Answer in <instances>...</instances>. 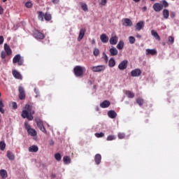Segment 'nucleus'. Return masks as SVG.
<instances>
[{
  "instance_id": "f257e3e1",
  "label": "nucleus",
  "mask_w": 179,
  "mask_h": 179,
  "mask_svg": "<svg viewBox=\"0 0 179 179\" xmlns=\"http://www.w3.org/2000/svg\"><path fill=\"white\" fill-rule=\"evenodd\" d=\"M24 110L22 111L21 117L22 118H27L28 121H33V115H34V110H33V106L30 104H26Z\"/></svg>"
},
{
  "instance_id": "f03ea898",
  "label": "nucleus",
  "mask_w": 179,
  "mask_h": 179,
  "mask_svg": "<svg viewBox=\"0 0 179 179\" xmlns=\"http://www.w3.org/2000/svg\"><path fill=\"white\" fill-rule=\"evenodd\" d=\"M163 8H169V2L166 0H162L160 3H155L152 6V9L155 12H162Z\"/></svg>"
},
{
  "instance_id": "7ed1b4c3",
  "label": "nucleus",
  "mask_w": 179,
  "mask_h": 179,
  "mask_svg": "<svg viewBox=\"0 0 179 179\" xmlns=\"http://www.w3.org/2000/svg\"><path fill=\"white\" fill-rule=\"evenodd\" d=\"M38 18L41 20V22H44V19L46 22H50L52 19V17L51 14L46 13H43L42 11H38Z\"/></svg>"
},
{
  "instance_id": "20e7f679",
  "label": "nucleus",
  "mask_w": 179,
  "mask_h": 179,
  "mask_svg": "<svg viewBox=\"0 0 179 179\" xmlns=\"http://www.w3.org/2000/svg\"><path fill=\"white\" fill-rule=\"evenodd\" d=\"M85 67L80 66H76L73 69L74 75L77 77H80L83 76V72H85Z\"/></svg>"
},
{
  "instance_id": "39448f33",
  "label": "nucleus",
  "mask_w": 179,
  "mask_h": 179,
  "mask_svg": "<svg viewBox=\"0 0 179 179\" xmlns=\"http://www.w3.org/2000/svg\"><path fill=\"white\" fill-rule=\"evenodd\" d=\"M24 62V60L22 59V57H20V55H16L13 59V63L17 64L19 66H22Z\"/></svg>"
},
{
  "instance_id": "423d86ee",
  "label": "nucleus",
  "mask_w": 179,
  "mask_h": 179,
  "mask_svg": "<svg viewBox=\"0 0 179 179\" xmlns=\"http://www.w3.org/2000/svg\"><path fill=\"white\" fill-rule=\"evenodd\" d=\"M33 36L37 40H44L45 36L44 34L40 32V31L35 29L33 31Z\"/></svg>"
},
{
  "instance_id": "0eeeda50",
  "label": "nucleus",
  "mask_w": 179,
  "mask_h": 179,
  "mask_svg": "<svg viewBox=\"0 0 179 179\" xmlns=\"http://www.w3.org/2000/svg\"><path fill=\"white\" fill-rule=\"evenodd\" d=\"M91 71H92V72H103V71H106V66L105 65L93 66L92 67H91Z\"/></svg>"
},
{
  "instance_id": "6e6552de",
  "label": "nucleus",
  "mask_w": 179,
  "mask_h": 179,
  "mask_svg": "<svg viewBox=\"0 0 179 179\" xmlns=\"http://www.w3.org/2000/svg\"><path fill=\"white\" fill-rule=\"evenodd\" d=\"M18 92L20 93V94H19L20 100H24V99H26V94L24 93V88H23V87H22V86H19Z\"/></svg>"
},
{
  "instance_id": "1a4fd4ad",
  "label": "nucleus",
  "mask_w": 179,
  "mask_h": 179,
  "mask_svg": "<svg viewBox=\"0 0 179 179\" xmlns=\"http://www.w3.org/2000/svg\"><path fill=\"white\" fill-rule=\"evenodd\" d=\"M36 122L38 128H39V129L44 134H47V130H45V127H44V124H43V121L38 120H36Z\"/></svg>"
},
{
  "instance_id": "9d476101",
  "label": "nucleus",
  "mask_w": 179,
  "mask_h": 179,
  "mask_svg": "<svg viewBox=\"0 0 179 179\" xmlns=\"http://www.w3.org/2000/svg\"><path fill=\"white\" fill-rule=\"evenodd\" d=\"M128 66V60H123L119 65L118 69L120 71H124V69H127Z\"/></svg>"
},
{
  "instance_id": "9b49d317",
  "label": "nucleus",
  "mask_w": 179,
  "mask_h": 179,
  "mask_svg": "<svg viewBox=\"0 0 179 179\" xmlns=\"http://www.w3.org/2000/svg\"><path fill=\"white\" fill-rule=\"evenodd\" d=\"M141 74H142V71H141V69H136L131 71V76L133 78L141 76Z\"/></svg>"
},
{
  "instance_id": "f8f14e48",
  "label": "nucleus",
  "mask_w": 179,
  "mask_h": 179,
  "mask_svg": "<svg viewBox=\"0 0 179 179\" xmlns=\"http://www.w3.org/2000/svg\"><path fill=\"white\" fill-rule=\"evenodd\" d=\"M143 27H145V22L144 21L138 22L135 26V29L137 31H141V30H142V29H143Z\"/></svg>"
},
{
  "instance_id": "ddd939ff",
  "label": "nucleus",
  "mask_w": 179,
  "mask_h": 179,
  "mask_svg": "<svg viewBox=\"0 0 179 179\" xmlns=\"http://www.w3.org/2000/svg\"><path fill=\"white\" fill-rule=\"evenodd\" d=\"M132 24V21L130 19L124 18L123 20V26H125L126 27H131Z\"/></svg>"
},
{
  "instance_id": "4468645a",
  "label": "nucleus",
  "mask_w": 179,
  "mask_h": 179,
  "mask_svg": "<svg viewBox=\"0 0 179 179\" xmlns=\"http://www.w3.org/2000/svg\"><path fill=\"white\" fill-rule=\"evenodd\" d=\"M110 105L111 103L110 102V101L105 100L100 103V107L101 108H108V107H110Z\"/></svg>"
},
{
  "instance_id": "2eb2a0df",
  "label": "nucleus",
  "mask_w": 179,
  "mask_h": 179,
  "mask_svg": "<svg viewBox=\"0 0 179 179\" xmlns=\"http://www.w3.org/2000/svg\"><path fill=\"white\" fill-rule=\"evenodd\" d=\"M12 73L15 79H19L20 80H22V74H20L19 71L16 70H13Z\"/></svg>"
},
{
  "instance_id": "dca6fc26",
  "label": "nucleus",
  "mask_w": 179,
  "mask_h": 179,
  "mask_svg": "<svg viewBox=\"0 0 179 179\" xmlns=\"http://www.w3.org/2000/svg\"><path fill=\"white\" fill-rule=\"evenodd\" d=\"M85 33H86V29H81L80 30L78 41H81L83 37H85Z\"/></svg>"
},
{
  "instance_id": "f3484780",
  "label": "nucleus",
  "mask_w": 179,
  "mask_h": 179,
  "mask_svg": "<svg viewBox=\"0 0 179 179\" xmlns=\"http://www.w3.org/2000/svg\"><path fill=\"white\" fill-rule=\"evenodd\" d=\"M4 50L6 55H12V49H10V47L7 43L4 44Z\"/></svg>"
},
{
  "instance_id": "a211bd4d",
  "label": "nucleus",
  "mask_w": 179,
  "mask_h": 179,
  "mask_svg": "<svg viewBox=\"0 0 179 179\" xmlns=\"http://www.w3.org/2000/svg\"><path fill=\"white\" fill-rule=\"evenodd\" d=\"M110 44H111V45H115V44H117V43H118V37L117 36H112L110 38Z\"/></svg>"
},
{
  "instance_id": "6ab92c4d",
  "label": "nucleus",
  "mask_w": 179,
  "mask_h": 179,
  "mask_svg": "<svg viewBox=\"0 0 179 179\" xmlns=\"http://www.w3.org/2000/svg\"><path fill=\"white\" fill-rule=\"evenodd\" d=\"M109 52L110 54V57H115V55H118V50H117V48L112 47L110 50H109Z\"/></svg>"
},
{
  "instance_id": "aec40b11",
  "label": "nucleus",
  "mask_w": 179,
  "mask_h": 179,
  "mask_svg": "<svg viewBox=\"0 0 179 179\" xmlns=\"http://www.w3.org/2000/svg\"><path fill=\"white\" fill-rule=\"evenodd\" d=\"M146 55H156L157 51L155 49H146Z\"/></svg>"
},
{
  "instance_id": "412c9836",
  "label": "nucleus",
  "mask_w": 179,
  "mask_h": 179,
  "mask_svg": "<svg viewBox=\"0 0 179 179\" xmlns=\"http://www.w3.org/2000/svg\"><path fill=\"white\" fill-rule=\"evenodd\" d=\"M29 152L36 153L38 152V147L37 145H31L28 148Z\"/></svg>"
},
{
  "instance_id": "4be33fe9",
  "label": "nucleus",
  "mask_w": 179,
  "mask_h": 179,
  "mask_svg": "<svg viewBox=\"0 0 179 179\" xmlns=\"http://www.w3.org/2000/svg\"><path fill=\"white\" fill-rule=\"evenodd\" d=\"M151 35L152 36V37H154L155 38V40H157V41H160L161 38H160V36H159V34H157V32L155 30H152L151 31Z\"/></svg>"
},
{
  "instance_id": "5701e85b",
  "label": "nucleus",
  "mask_w": 179,
  "mask_h": 179,
  "mask_svg": "<svg viewBox=\"0 0 179 179\" xmlns=\"http://www.w3.org/2000/svg\"><path fill=\"white\" fill-rule=\"evenodd\" d=\"M94 162L96 164L99 165L100 163H101V155L96 154L94 157Z\"/></svg>"
},
{
  "instance_id": "b1692460",
  "label": "nucleus",
  "mask_w": 179,
  "mask_h": 179,
  "mask_svg": "<svg viewBox=\"0 0 179 179\" xmlns=\"http://www.w3.org/2000/svg\"><path fill=\"white\" fill-rule=\"evenodd\" d=\"M100 40L102 43H108V36H107L106 34H103L100 36Z\"/></svg>"
},
{
  "instance_id": "393cba45",
  "label": "nucleus",
  "mask_w": 179,
  "mask_h": 179,
  "mask_svg": "<svg viewBox=\"0 0 179 179\" xmlns=\"http://www.w3.org/2000/svg\"><path fill=\"white\" fill-rule=\"evenodd\" d=\"M124 94H126L129 99H134V97H135V94L129 90L124 91Z\"/></svg>"
},
{
  "instance_id": "a878e982",
  "label": "nucleus",
  "mask_w": 179,
  "mask_h": 179,
  "mask_svg": "<svg viewBox=\"0 0 179 179\" xmlns=\"http://www.w3.org/2000/svg\"><path fill=\"white\" fill-rule=\"evenodd\" d=\"M108 116L109 117V118H116L117 117V113H115L114 110H109L108 112Z\"/></svg>"
},
{
  "instance_id": "bb28decb",
  "label": "nucleus",
  "mask_w": 179,
  "mask_h": 179,
  "mask_svg": "<svg viewBox=\"0 0 179 179\" xmlns=\"http://www.w3.org/2000/svg\"><path fill=\"white\" fill-rule=\"evenodd\" d=\"M0 176L2 178H8V172L5 169L0 170Z\"/></svg>"
},
{
  "instance_id": "cd10ccee",
  "label": "nucleus",
  "mask_w": 179,
  "mask_h": 179,
  "mask_svg": "<svg viewBox=\"0 0 179 179\" xmlns=\"http://www.w3.org/2000/svg\"><path fill=\"white\" fill-rule=\"evenodd\" d=\"M164 19H167L170 16V11L167 9H164L162 11Z\"/></svg>"
},
{
  "instance_id": "c85d7f7f",
  "label": "nucleus",
  "mask_w": 179,
  "mask_h": 179,
  "mask_svg": "<svg viewBox=\"0 0 179 179\" xmlns=\"http://www.w3.org/2000/svg\"><path fill=\"white\" fill-rule=\"evenodd\" d=\"M29 135H30L31 136H37V131H36V129H29L27 131Z\"/></svg>"
},
{
  "instance_id": "c756f323",
  "label": "nucleus",
  "mask_w": 179,
  "mask_h": 179,
  "mask_svg": "<svg viewBox=\"0 0 179 179\" xmlns=\"http://www.w3.org/2000/svg\"><path fill=\"white\" fill-rule=\"evenodd\" d=\"M108 66L110 68H114V66H115V60L113 58L109 59Z\"/></svg>"
},
{
  "instance_id": "7c9ffc66",
  "label": "nucleus",
  "mask_w": 179,
  "mask_h": 179,
  "mask_svg": "<svg viewBox=\"0 0 179 179\" xmlns=\"http://www.w3.org/2000/svg\"><path fill=\"white\" fill-rule=\"evenodd\" d=\"M7 157L9 160H15V155L10 151H7Z\"/></svg>"
},
{
  "instance_id": "2f4dec72",
  "label": "nucleus",
  "mask_w": 179,
  "mask_h": 179,
  "mask_svg": "<svg viewBox=\"0 0 179 179\" xmlns=\"http://www.w3.org/2000/svg\"><path fill=\"white\" fill-rule=\"evenodd\" d=\"M80 5L84 12H87V10H89V8H87V4H86V3L80 2Z\"/></svg>"
},
{
  "instance_id": "473e14b6",
  "label": "nucleus",
  "mask_w": 179,
  "mask_h": 179,
  "mask_svg": "<svg viewBox=\"0 0 179 179\" xmlns=\"http://www.w3.org/2000/svg\"><path fill=\"white\" fill-rule=\"evenodd\" d=\"M63 162H64V164H70L71 157H69V156H64L63 157Z\"/></svg>"
},
{
  "instance_id": "72a5a7b5",
  "label": "nucleus",
  "mask_w": 179,
  "mask_h": 179,
  "mask_svg": "<svg viewBox=\"0 0 179 179\" xmlns=\"http://www.w3.org/2000/svg\"><path fill=\"white\" fill-rule=\"evenodd\" d=\"M3 107H5V105L3 104L2 99H0V113H1V114L5 113V110L3 109Z\"/></svg>"
},
{
  "instance_id": "f704fd0d",
  "label": "nucleus",
  "mask_w": 179,
  "mask_h": 179,
  "mask_svg": "<svg viewBox=\"0 0 179 179\" xmlns=\"http://www.w3.org/2000/svg\"><path fill=\"white\" fill-rule=\"evenodd\" d=\"M117 50H122V48H124V41H120L117 45Z\"/></svg>"
},
{
  "instance_id": "c9c22d12",
  "label": "nucleus",
  "mask_w": 179,
  "mask_h": 179,
  "mask_svg": "<svg viewBox=\"0 0 179 179\" xmlns=\"http://www.w3.org/2000/svg\"><path fill=\"white\" fill-rule=\"evenodd\" d=\"M55 159L57 161V162H61V159H62V157L61 156V154L59 153H56L55 155Z\"/></svg>"
},
{
  "instance_id": "e433bc0d",
  "label": "nucleus",
  "mask_w": 179,
  "mask_h": 179,
  "mask_svg": "<svg viewBox=\"0 0 179 179\" xmlns=\"http://www.w3.org/2000/svg\"><path fill=\"white\" fill-rule=\"evenodd\" d=\"M5 148H6V144L5 143V141H1L0 142V150H5Z\"/></svg>"
},
{
  "instance_id": "4c0bfd02",
  "label": "nucleus",
  "mask_w": 179,
  "mask_h": 179,
  "mask_svg": "<svg viewBox=\"0 0 179 179\" xmlns=\"http://www.w3.org/2000/svg\"><path fill=\"white\" fill-rule=\"evenodd\" d=\"M115 139H117V137H115V136H114V135H109L107 137L106 141H115Z\"/></svg>"
},
{
  "instance_id": "58836bf2",
  "label": "nucleus",
  "mask_w": 179,
  "mask_h": 179,
  "mask_svg": "<svg viewBox=\"0 0 179 179\" xmlns=\"http://www.w3.org/2000/svg\"><path fill=\"white\" fill-rule=\"evenodd\" d=\"M93 54L94 57H99V55L100 54V50L98 48H94Z\"/></svg>"
},
{
  "instance_id": "ea45409f",
  "label": "nucleus",
  "mask_w": 179,
  "mask_h": 179,
  "mask_svg": "<svg viewBox=\"0 0 179 179\" xmlns=\"http://www.w3.org/2000/svg\"><path fill=\"white\" fill-rule=\"evenodd\" d=\"M125 133H118L117 134V138H119L120 139H125Z\"/></svg>"
},
{
  "instance_id": "a19ab883",
  "label": "nucleus",
  "mask_w": 179,
  "mask_h": 179,
  "mask_svg": "<svg viewBox=\"0 0 179 179\" xmlns=\"http://www.w3.org/2000/svg\"><path fill=\"white\" fill-rule=\"evenodd\" d=\"M136 103H137V104H138V106H143V99H142L141 98H138L136 99Z\"/></svg>"
},
{
  "instance_id": "79ce46f5",
  "label": "nucleus",
  "mask_w": 179,
  "mask_h": 179,
  "mask_svg": "<svg viewBox=\"0 0 179 179\" xmlns=\"http://www.w3.org/2000/svg\"><path fill=\"white\" fill-rule=\"evenodd\" d=\"M168 43H169V44H173L174 43V37L169 36L168 37Z\"/></svg>"
},
{
  "instance_id": "37998d69",
  "label": "nucleus",
  "mask_w": 179,
  "mask_h": 179,
  "mask_svg": "<svg viewBox=\"0 0 179 179\" xmlns=\"http://www.w3.org/2000/svg\"><path fill=\"white\" fill-rule=\"evenodd\" d=\"M129 41L130 44H134L135 43V37L129 36Z\"/></svg>"
},
{
  "instance_id": "c03bdc74",
  "label": "nucleus",
  "mask_w": 179,
  "mask_h": 179,
  "mask_svg": "<svg viewBox=\"0 0 179 179\" xmlns=\"http://www.w3.org/2000/svg\"><path fill=\"white\" fill-rule=\"evenodd\" d=\"M95 136H96V138H103L104 136V133H103V132L96 133Z\"/></svg>"
},
{
  "instance_id": "a18cd8bd",
  "label": "nucleus",
  "mask_w": 179,
  "mask_h": 179,
  "mask_svg": "<svg viewBox=\"0 0 179 179\" xmlns=\"http://www.w3.org/2000/svg\"><path fill=\"white\" fill-rule=\"evenodd\" d=\"M1 57L2 59H5V58H6V52L5 51H2L1 52Z\"/></svg>"
},
{
  "instance_id": "49530a36",
  "label": "nucleus",
  "mask_w": 179,
  "mask_h": 179,
  "mask_svg": "<svg viewBox=\"0 0 179 179\" xmlns=\"http://www.w3.org/2000/svg\"><path fill=\"white\" fill-rule=\"evenodd\" d=\"M102 55L104 61H106V62H108V57L107 56L106 52H103Z\"/></svg>"
},
{
  "instance_id": "de8ad7c7",
  "label": "nucleus",
  "mask_w": 179,
  "mask_h": 179,
  "mask_svg": "<svg viewBox=\"0 0 179 179\" xmlns=\"http://www.w3.org/2000/svg\"><path fill=\"white\" fill-rule=\"evenodd\" d=\"M107 4V0H101V2L99 3V5H101L102 6H106Z\"/></svg>"
},
{
  "instance_id": "09e8293b",
  "label": "nucleus",
  "mask_w": 179,
  "mask_h": 179,
  "mask_svg": "<svg viewBox=\"0 0 179 179\" xmlns=\"http://www.w3.org/2000/svg\"><path fill=\"white\" fill-rule=\"evenodd\" d=\"M26 8H31L33 6V4L31 3V1H28L25 3Z\"/></svg>"
},
{
  "instance_id": "8fccbe9b",
  "label": "nucleus",
  "mask_w": 179,
  "mask_h": 179,
  "mask_svg": "<svg viewBox=\"0 0 179 179\" xmlns=\"http://www.w3.org/2000/svg\"><path fill=\"white\" fill-rule=\"evenodd\" d=\"M24 127H25V129H27V131L29 129H31V128H30V124H29V122H24Z\"/></svg>"
},
{
  "instance_id": "3c124183",
  "label": "nucleus",
  "mask_w": 179,
  "mask_h": 179,
  "mask_svg": "<svg viewBox=\"0 0 179 179\" xmlns=\"http://www.w3.org/2000/svg\"><path fill=\"white\" fill-rule=\"evenodd\" d=\"M12 108H13V110H16V108H17V103L16 102H13Z\"/></svg>"
},
{
  "instance_id": "603ef678",
  "label": "nucleus",
  "mask_w": 179,
  "mask_h": 179,
  "mask_svg": "<svg viewBox=\"0 0 179 179\" xmlns=\"http://www.w3.org/2000/svg\"><path fill=\"white\" fill-rule=\"evenodd\" d=\"M170 16L171 19H174L176 17V12H171Z\"/></svg>"
},
{
  "instance_id": "864d4df0",
  "label": "nucleus",
  "mask_w": 179,
  "mask_h": 179,
  "mask_svg": "<svg viewBox=\"0 0 179 179\" xmlns=\"http://www.w3.org/2000/svg\"><path fill=\"white\" fill-rule=\"evenodd\" d=\"M52 2L54 5H57V3H59V0H52Z\"/></svg>"
},
{
  "instance_id": "5fc2aeb1",
  "label": "nucleus",
  "mask_w": 179,
  "mask_h": 179,
  "mask_svg": "<svg viewBox=\"0 0 179 179\" xmlns=\"http://www.w3.org/2000/svg\"><path fill=\"white\" fill-rule=\"evenodd\" d=\"M3 44V36H0V45Z\"/></svg>"
},
{
  "instance_id": "6e6d98bb",
  "label": "nucleus",
  "mask_w": 179,
  "mask_h": 179,
  "mask_svg": "<svg viewBox=\"0 0 179 179\" xmlns=\"http://www.w3.org/2000/svg\"><path fill=\"white\" fill-rule=\"evenodd\" d=\"M0 15H3V8L0 6Z\"/></svg>"
},
{
  "instance_id": "4d7b16f0",
  "label": "nucleus",
  "mask_w": 179,
  "mask_h": 179,
  "mask_svg": "<svg viewBox=\"0 0 179 179\" xmlns=\"http://www.w3.org/2000/svg\"><path fill=\"white\" fill-rule=\"evenodd\" d=\"M148 10V7L144 6L143 7V12H146Z\"/></svg>"
},
{
  "instance_id": "13d9d810",
  "label": "nucleus",
  "mask_w": 179,
  "mask_h": 179,
  "mask_svg": "<svg viewBox=\"0 0 179 179\" xmlns=\"http://www.w3.org/2000/svg\"><path fill=\"white\" fill-rule=\"evenodd\" d=\"M136 37H137V38H141L142 37V36H141L140 34H137Z\"/></svg>"
},
{
  "instance_id": "bf43d9fd",
  "label": "nucleus",
  "mask_w": 179,
  "mask_h": 179,
  "mask_svg": "<svg viewBox=\"0 0 179 179\" xmlns=\"http://www.w3.org/2000/svg\"><path fill=\"white\" fill-rule=\"evenodd\" d=\"M94 43H96V41H94V39H93L92 41V44H94Z\"/></svg>"
},
{
  "instance_id": "052dcab7",
  "label": "nucleus",
  "mask_w": 179,
  "mask_h": 179,
  "mask_svg": "<svg viewBox=\"0 0 179 179\" xmlns=\"http://www.w3.org/2000/svg\"><path fill=\"white\" fill-rule=\"evenodd\" d=\"M134 2H140L141 0H133Z\"/></svg>"
},
{
  "instance_id": "680f3d73",
  "label": "nucleus",
  "mask_w": 179,
  "mask_h": 179,
  "mask_svg": "<svg viewBox=\"0 0 179 179\" xmlns=\"http://www.w3.org/2000/svg\"><path fill=\"white\" fill-rule=\"evenodd\" d=\"M52 177L53 178H55V174L52 173Z\"/></svg>"
},
{
  "instance_id": "e2e57ef3",
  "label": "nucleus",
  "mask_w": 179,
  "mask_h": 179,
  "mask_svg": "<svg viewBox=\"0 0 179 179\" xmlns=\"http://www.w3.org/2000/svg\"><path fill=\"white\" fill-rule=\"evenodd\" d=\"M152 2H155V1H156V0H150Z\"/></svg>"
},
{
  "instance_id": "0e129e2a",
  "label": "nucleus",
  "mask_w": 179,
  "mask_h": 179,
  "mask_svg": "<svg viewBox=\"0 0 179 179\" xmlns=\"http://www.w3.org/2000/svg\"><path fill=\"white\" fill-rule=\"evenodd\" d=\"M6 1H8V0H3V2H6Z\"/></svg>"
},
{
  "instance_id": "69168bd1",
  "label": "nucleus",
  "mask_w": 179,
  "mask_h": 179,
  "mask_svg": "<svg viewBox=\"0 0 179 179\" xmlns=\"http://www.w3.org/2000/svg\"><path fill=\"white\" fill-rule=\"evenodd\" d=\"M1 92H0V97H1Z\"/></svg>"
},
{
  "instance_id": "338daca9",
  "label": "nucleus",
  "mask_w": 179,
  "mask_h": 179,
  "mask_svg": "<svg viewBox=\"0 0 179 179\" xmlns=\"http://www.w3.org/2000/svg\"><path fill=\"white\" fill-rule=\"evenodd\" d=\"M0 124H1V119H0Z\"/></svg>"
}]
</instances>
